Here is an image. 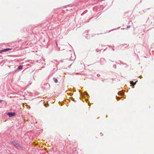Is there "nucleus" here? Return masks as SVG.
Listing matches in <instances>:
<instances>
[{
	"label": "nucleus",
	"instance_id": "3",
	"mask_svg": "<svg viewBox=\"0 0 154 154\" xmlns=\"http://www.w3.org/2000/svg\"><path fill=\"white\" fill-rule=\"evenodd\" d=\"M7 114L9 117H12L14 116L15 115V113L14 112L8 113Z\"/></svg>",
	"mask_w": 154,
	"mask_h": 154
},
{
	"label": "nucleus",
	"instance_id": "10",
	"mask_svg": "<svg viewBox=\"0 0 154 154\" xmlns=\"http://www.w3.org/2000/svg\"><path fill=\"white\" fill-rule=\"evenodd\" d=\"M96 51H97V52H98V51H99L98 50V49H96Z\"/></svg>",
	"mask_w": 154,
	"mask_h": 154
},
{
	"label": "nucleus",
	"instance_id": "5",
	"mask_svg": "<svg viewBox=\"0 0 154 154\" xmlns=\"http://www.w3.org/2000/svg\"><path fill=\"white\" fill-rule=\"evenodd\" d=\"M23 66H22V65H20V66H19L18 68H17V69H21L23 68Z\"/></svg>",
	"mask_w": 154,
	"mask_h": 154
},
{
	"label": "nucleus",
	"instance_id": "8",
	"mask_svg": "<svg viewBox=\"0 0 154 154\" xmlns=\"http://www.w3.org/2000/svg\"><path fill=\"white\" fill-rule=\"evenodd\" d=\"M118 94L119 95H122L123 94L121 92H119L118 93Z\"/></svg>",
	"mask_w": 154,
	"mask_h": 154
},
{
	"label": "nucleus",
	"instance_id": "6",
	"mask_svg": "<svg viewBox=\"0 0 154 154\" xmlns=\"http://www.w3.org/2000/svg\"><path fill=\"white\" fill-rule=\"evenodd\" d=\"M131 84L133 86H134L136 84V82L135 83L133 81H131L130 82Z\"/></svg>",
	"mask_w": 154,
	"mask_h": 154
},
{
	"label": "nucleus",
	"instance_id": "4",
	"mask_svg": "<svg viewBox=\"0 0 154 154\" xmlns=\"http://www.w3.org/2000/svg\"><path fill=\"white\" fill-rule=\"evenodd\" d=\"M17 143H18L16 142L15 141H13L12 142H11V143L13 145H14L15 146H16Z\"/></svg>",
	"mask_w": 154,
	"mask_h": 154
},
{
	"label": "nucleus",
	"instance_id": "2",
	"mask_svg": "<svg viewBox=\"0 0 154 154\" xmlns=\"http://www.w3.org/2000/svg\"><path fill=\"white\" fill-rule=\"evenodd\" d=\"M15 147L16 149H22L23 148L22 146L18 143H17Z\"/></svg>",
	"mask_w": 154,
	"mask_h": 154
},
{
	"label": "nucleus",
	"instance_id": "11",
	"mask_svg": "<svg viewBox=\"0 0 154 154\" xmlns=\"http://www.w3.org/2000/svg\"><path fill=\"white\" fill-rule=\"evenodd\" d=\"M2 101V100H0V103H1Z\"/></svg>",
	"mask_w": 154,
	"mask_h": 154
},
{
	"label": "nucleus",
	"instance_id": "7",
	"mask_svg": "<svg viewBox=\"0 0 154 154\" xmlns=\"http://www.w3.org/2000/svg\"><path fill=\"white\" fill-rule=\"evenodd\" d=\"M53 80L55 83H57L58 82V80H57V79L55 78H53Z\"/></svg>",
	"mask_w": 154,
	"mask_h": 154
},
{
	"label": "nucleus",
	"instance_id": "1",
	"mask_svg": "<svg viewBox=\"0 0 154 154\" xmlns=\"http://www.w3.org/2000/svg\"><path fill=\"white\" fill-rule=\"evenodd\" d=\"M11 49L10 48H7L4 49H2L0 50V54L2 53L3 52H6L7 51L11 50Z\"/></svg>",
	"mask_w": 154,
	"mask_h": 154
},
{
	"label": "nucleus",
	"instance_id": "9",
	"mask_svg": "<svg viewBox=\"0 0 154 154\" xmlns=\"http://www.w3.org/2000/svg\"><path fill=\"white\" fill-rule=\"evenodd\" d=\"M130 27H131V26H130L129 25L127 26V28H130Z\"/></svg>",
	"mask_w": 154,
	"mask_h": 154
}]
</instances>
